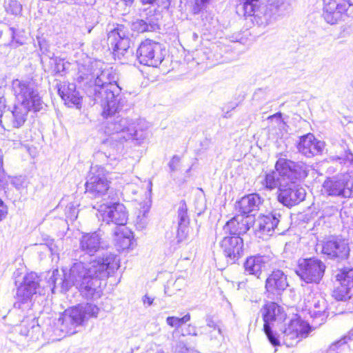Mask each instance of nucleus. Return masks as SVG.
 <instances>
[{"label": "nucleus", "mask_w": 353, "mask_h": 353, "mask_svg": "<svg viewBox=\"0 0 353 353\" xmlns=\"http://www.w3.org/2000/svg\"><path fill=\"white\" fill-rule=\"evenodd\" d=\"M82 258L80 255V260L73 263L64 279L57 277V270L52 272L48 279L52 292L58 284H61L64 291L75 286L87 299L97 300L101 296V279L107 278L119 268V260L115 254L108 252L103 254L102 257L90 260L89 263H85Z\"/></svg>", "instance_id": "1"}, {"label": "nucleus", "mask_w": 353, "mask_h": 353, "mask_svg": "<svg viewBox=\"0 0 353 353\" xmlns=\"http://www.w3.org/2000/svg\"><path fill=\"white\" fill-rule=\"evenodd\" d=\"M94 66L96 68L89 73L84 72V67L79 69L77 82L83 85L90 97L101 105L104 115L110 116L126 110L127 100L121 94V88L117 83L116 71L112 68L101 69L98 62Z\"/></svg>", "instance_id": "2"}, {"label": "nucleus", "mask_w": 353, "mask_h": 353, "mask_svg": "<svg viewBox=\"0 0 353 353\" xmlns=\"http://www.w3.org/2000/svg\"><path fill=\"white\" fill-rule=\"evenodd\" d=\"M274 170L266 172L261 181V185L267 190H274L284 187L286 182L294 179H305L308 174V166L303 162L279 158L274 165Z\"/></svg>", "instance_id": "3"}, {"label": "nucleus", "mask_w": 353, "mask_h": 353, "mask_svg": "<svg viewBox=\"0 0 353 353\" xmlns=\"http://www.w3.org/2000/svg\"><path fill=\"white\" fill-rule=\"evenodd\" d=\"M245 14L253 16L254 21L265 27L274 22L277 16L286 10L288 0H241Z\"/></svg>", "instance_id": "4"}, {"label": "nucleus", "mask_w": 353, "mask_h": 353, "mask_svg": "<svg viewBox=\"0 0 353 353\" xmlns=\"http://www.w3.org/2000/svg\"><path fill=\"white\" fill-rule=\"evenodd\" d=\"M99 307L91 303L79 305L65 310L56 323L60 332L65 335L75 334L77 327L90 317H97Z\"/></svg>", "instance_id": "5"}, {"label": "nucleus", "mask_w": 353, "mask_h": 353, "mask_svg": "<svg viewBox=\"0 0 353 353\" xmlns=\"http://www.w3.org/2000/svg\"><path fill=\"white\" fill-rule=\"evenodd\" d=\"M44 105L35 85L30 94L25 96L24 99H21V101L14 105L12 111L13 127L17 128L21 127L26 122L29 112H39L43 109Z\"/></svg>", "instance_id": "6"}, {"label": "nucleus", "mask_w": 353, "mask_h": 353, "mask_svg": "<svg viewBox=\"0 0 353 353\" xmlns=\"http://www.w3.org/2000/svg\"><path fill=\"white\" fill-rule=\"evenodd\" d=\"M263 321V332L269 342L273 346L281 345L280 340L276 333L272 331L275 322H281L285 318L283 307L274 302L266 303L260 310Z\"/></svg>", "instance_id": "7"}, {"label": "nucleus", "mask_w": 353, "mask_h": 353, "mask_svg": "<svg viewBox=\"0 0 353 353\" xmlns=\"http://www.w3.org/2000/svg\"><path fill=\"white\" fill-rule=\"evenodd\" d=\"M323 17L330 25L353 18V3L351 0H324Z\"/></svg>", "instance_id": "8"}, {"label": "nucleus", "mask_w": 353, "mask_h": 353, "mask_svg": "<svg viewBox=\"0 0 353 353\" xmlns=\"http://www.w3.org/2000/svg\"><path fill=\"white\" fill-rule=\"evenodd\" d=\"M17 285L14 307L23 309V305L29 304L32 301V296L39 292V279L36 273L30 272L23 277V281H16Z\"/></svg>", "instance_id": "9"}, {"label": "nucleus", "mask_w": 353, "mask_h": 353, "mask_svg": "<svg viewBox=\"0 0 353 353\" xmlns=\"http://www.w3.org/2000/svg\"><path fill=\"white\" fill-rule=\"evenodd\" d=\"M325 268L323 261L312 257L300 259L296 272L306 283H319L324 275Z\"/></svg>", "instance_id": "10"}, {"label": "nucleus", "mask_w": 353, "mask_h": 353, "mask_svg": "<svg viewBox=\"0 0 353 353\" xmlns=\"http://www.w3.org/2000/svg\"><path fill=\"white\" fill-rule=\"evenodd\" d=\"M282 215L278 210H273L266 215L259 216L254 221L252 225L254 227L255 234L257 237L263 239H267L272 236L275 230L279 234L282 233L283 229L279 228V222L281 221Z\"/></svg>", "instance_id": "11"}, {"label": "nucleus", "mask_w": 353, "mask_h": 353, "mask_svg": "<svg viewBox=\"0 0 353 353\" xmlns=\"http://www.w3.org/2000/svg\"><path fill=\"white\" fill-rule=\"evenodd\" d=\"M108 173L101 166H92L85 183L86 192L92 196L100 197L110 188Z\"/></svg>", "instance_id": "12"}, {"label": "nucleus", "mask_w": 353, "mask_h": 353, "mask_svg": "<svg viewBox=\"0 0 353 353\" xmlns=\"http://www.w3.org/2000/svg\"><path fill=\"white\" fill-rule=\"evenodd\" d=\"M311 331L312 327L306 321L292 319L281 331L283 343L288 347H293L307 338Z\"/></svg>", "instance_id": "13"}, {"label": "nucleus", "mask_w": 353, "mask_h": 353, "mask_svg": "<svg viewBox=\"0 0 353 353\" xmlns=\"http://www.w3.org/2000/svg\"><path fill=\"white\" fill-rule=\"evenodd\" d=\"M97 216L99 221L124 226L127 221V212L125 206L119 202H110L99 205Z\"/></svg>", "instance_id": "14"}, {"label": "nucleus", "mask_w": 353, "mask_h": 353, "mask_svg": "<svg viewBox=\"0 0 353 353\" xmlns=\"http://www.w3.org/2000/svg\"><path fill=\"white\" fill-rule=\"evenodd\" d=\"M161 50V44L146 39L139 45L137 50V57L141 64L157 67L163 60Z\"/></svg>", "instance_id": "15"}, {"label": "nucleus", "mask_w": 353, "mask_h": 353, "mask_svg": "<svg viewBox=\"0 0 353 353\" xmlns=\"http://www.w3.org/2000/svg\"><path fill=\"white\" fill-rule=\"evenodd\" d=\"M108 43L113 50L114 55L123 57L130 45V32L124 25L118 24L108 34Z\"/></svg>", "instance_id": "16"}, {"label": "nucleus", "mask_w": 353, "mask_h": 353, "mask_svg": "<svg viewBox=\"0 0 353 353\" xmlns=\"http://www.w3.org/2000/svg\"><path fill=\"white\" fill-rule=\"evenodd\" d=\"M303 179H294L292 181L286 182L284 187L280 188L278 192V201L283 205L288 208L299 204L304 200L305 196V190L297 181Z\"/></svg>", "instance_id": "17"}, {"label": "nucleus", "mask_w": 353, "mask_h": 353, "mask_svg": "<svg viewBox=\"0 0 353 353\" xmlns=\"http://www.w3.org/2000/svg\"><path fill=\"white\" fill-rule=\"evenodd\" d=\"M324 191L330 196L350 198L352 194L353 182L348 176L333 177L323 183Z\"/></svg>", "instance_id": "18"}, {"label": "nucleus", "mask_w": 353, "mask_h": 353, "mask_svg": "<svg viewBox=\"0 0 353 353\" xmlns=\"http://www.w3.org/2000/svg\"><path fill=\"white\" fill-rule=\"evenodd\" d=\"M220 246L228 261L234 263L244 254L243 240L241 236H225L220 242Z\"/></svg>", "instance_id": "19"}, {"label": "nucleus", "mask_w": 353, "mask_h": 353, "mask_svg": "<svg viewBox=\"0 0 353 353\" xmlns=\"http://www.w3.org/2000/svg\"><path fill=\"white\" fill-rule=\"evenodd\" d=\"M350 249L345 240L334 238L325 241L322 248V252L330 259H346Z\"/></svg>", "instance_id": "20"}, {"label": "nucleus", "mask_w": 353, "mask_h": 353, "mask_svg": "<svg viewBox=\"0 0 353 353\" xmlns=\"http://www.w3.org/2000/svg\"><path fill=\"white\" fill-rule=\"evenodd\" d=\"M253 218L250 216L237 215L228 221L223 226L225 234L240 236L245 234L252 225Z\"/></svg>", "instance_id": "21"}, {"label": "nucleus", "mask_w": 353, "mask_h": 353, "mask_svg": "<svg viewBox=\"0 0 353 353\" xmlns=\"http://www.w3.org/2000/svg\"><path fill=\"white\" fill-rule=\"evenodd\" d=\"M324 145L323 142L316 140L312 134L309 133L300 138L297 148L304 156L312 157L321 154Z\"/></svg>", "instance_id": "22"}, {"label": "nucleus", "mask_w": 353, "mask_h": 353, "mask_svg": "<svg viewBox=\"0 0 353 353\" xmlns=\"http://www.w3.org/2000/svg\"><path fill=\"white\" fill-rule=\"evenodd\" d=\"M105 247L101 238L97 232L87 233L83 234L79 241V248L81 252L90 256Z\"/></svg>", "instance_id": "23"}, {"label": "nucleus", "mask_w": 353, "mask_h": 353, "mask_svg": "<svg viewBox=\"0 0 353 353\" xmlns=\"http://www.w3.org/2000/svg\"><path fill=\"white\" fill-rule=\"evenodd\" d=\"M130 124L128 119L117 116L108 121L105 132L110 135H116L112 139L121 141L123 140L122 137L127 135L128 128L130 127Z\"/></svg>", "instance_id": "24"}, {"label": "nucleus", "mask_w": 353, "mask_h": 353, "mask_svg": "<svg viewBox=\"0 0 353 353\" xmlns=\"http://www.w3.org/2000/svg\"><path fill=\"white\" fill-rule=\"evenodd\" d=\"M288 286L287 276L280 270H274L267 278L265 288L268 292L272 294H280Z\"/></svg>", "instance_id": "25"}, {"label": "nucleus", "mask_w": 353, "mask_h": 353, "mask_svg": "<svg viewBox=\"0 0 353 353\" xmlns=\"http://www.w3.org/2000/svg\"><path fill=\"white\" fill-rule=\"evenodd\" d=\"M58 93L65 103L68 105H76L77 108L81 105V97L76 90V85L68 82H63L58 85Z\"/></svg>", "instance_id": "26"}, {"label": "nucleus", "mask_w": 353, "mask_h": 353, "mask_svg": "<svg viewBox=\"0 0 353 353\" xmlns=\"http://www.w3.org/2000/svg\"><path fill=\"white\" fill-rule=\"evenodd\" d=\"M263 199L258 194H250L243 196L238 203L239 211L244 214H252L259 210Z\"/></svg>", "instance_id": "27"}, {"label": "nucleus", "mask_w": 353, "mask_h": 353, "mask_svg": "<svg viewBox=\"0 0 353 353\" xmlns=\"http://www.w3.org/2000/svg\"><path fill=\"white\" fill-rule=\"evenodd\" d=\"M148 123L143 119H139L137 123L130 124L128 128L127 135H123L122 138L126 141L132 139L137 141H142L148 137Z\"/></svg>", "instance_id": "28"}, {"label": "nucleus", "mask_w": 353, "mask_h": 353, "mask_svg": "<svg viewBox=\"0 0 353 353\" xmlns=\"http://www.w3.org/2000/svg\"><path fill=\"white\" fill-rule=\"evenodd\" d=\"M36 84L30 79H14L12 82V92L15 97L17 103L25 99V96L30 94Z\"/></svg>", "instance_id": "29"}, {"label": "nucleus", "mask_w": 353, "mask_h": 353, "mask_svg": "<svg viewBox=\"0 0 353 353\" xmlns=\"http://www.w3.org/2000/svg\"><path fill=\"white\" fill-rule=\"evenodd\" d=\"M306 306L309 308L310 314L313 318L322 317L323 319L326 316L327 302L320 294H315L312 299H307Z\"/></svg>", "instance_id": "30"}, {"label": "nucleus", "mask_w": 353, "mask_h": 353, "mask_svg": "<svg viewBox=\"0 0 353 353\" xmlns=\"http://www.w3.org/2000/svg\"><path fill=\"white\" fill-rule=\"evenodd\" d=\"M266 264V257L263 256H254L247 259L244 263L245 272L259 277Z\"/></svg>", "instance_id": "31"}, {"label": "nucleus", "mask_w": 353, "mask_h": 353, "mask_svg": "<svg viewBox=\"0 0 353 353\" xmlns=\"http://www.w3.org/2000/svg\"><path fill=\"white\" fill-rule=\"evenodd\" d=\"M173 345L175 352L179 353H195L193 350L188 348L186 345L184 332L181 330H173L172 334Z\"/></svg>", "instance_id": "32"}, {"label": "nucleus", "mask_w": 353, "mask_h": 353, "mask_svg": "<svg viewBox=\"0 0 353 353\" xmlns=\"http://www.w3.org/2000/svg\"><path fill=\"white\" fill-rule=\"evenodd\" d=\"M116 243L120 248H128L131 244V232L126 228H117L114 232Z\"/></svg>", "instance_id": "33"}, {"label": "nucleus", "mask_w": 353, "mask_h": 353, "mask_svg": "<svg viewBox=\"0 0 353 353\" xmlns=\"http://www.w3.org/2000/svg\"><path fill=\"white\" fill-rule=\"evenodd\" d=\"M335 277L340 285H345L353 290V268L341 269L337 271Z\"/></svg>", "instance_id": "34"}, {"label": "nucleus", "mask_w": 353, "mask_h": 353, "mask_svg": "<svg viewBox=\"0 0 353 353\" xmlns=\"http://www.w3.org/2000/svg\"><path fill=\"white\" fill-rule=\"evenodd\" d=\"M132 30L138 32H152L158 29V25L154 22H147L137 19L132 23Z\"/></svg>", "instance_id": "35"}, {"label": "nucleus", "mask_w": 353, "mask_h": 353, "mask_svg": "<svg viewBox=\"0 0 353 353\" xmlns=\"http://www.w3.org/2000/svg\"><path fill=\"white\" fill-rule=\"evenodd\" d=\"M353 290L348 289V287L340 285L336 287L333 291L332 296L337 301H345L352 298Z\"/></svg>", "instance_id": "36"}, {"label": "nucleus", "mask_w": 353, "mask_h": 353, "mask_svg": "<svg viewBox=\"0 0 353 353\" xmlns=\"http://www.w3.org/2000/svg\"><path fill=\"white\" fill-rule=\"evenodd\" d=\"M178 225L190 224V218L188 214V208L185 201L182 200L179 203L177 210Z\"/></svg>", "instance_id": "37"}, {"label": "nucleus", "mask_w": 353, "mask_h": 353, "mask_svg": "<svg viewBox=\"0 0 353 353\" xmlns=\"http://www.w3.org/2000/svg\"><path fill=\"white\" fill-rule=\"evenodd\" d=\"M190 320V314H185L182 318L176 317V316H168L166 319V323L168 325L172 327H174V330H181V327L188 322Z\"/></svg>", "instance_id": "38"}, {"label": "nucleus", "mask_w": 353, "mask_h": 353, "mask_svg": "<svg viewBox=\"0 0 353 353\" xmlns=\"http://www.w3.org/2000/svg\"><path fill=\"white\" fill-rule=\"evenodd\" d=\"M6 11L13 15H18L21 12L22 6L17 0H4Z\"/></svg>", "instance_id": "39"}, {"label": "nucleus", "mask_w": 353, "mask_h": 353, "mask_svg": "<svg viewBox=\"0 0 353 353\" xmlns=\"http://www.w3.org/2000/svg\"><path fill=\"white\" fill-rule=\"evenodd\" d=\"M209 338L212 345L219 347L224 341V336L222 334L221 328H215L209 332Z\"/></svg>", "instance_id": "40"}, {"label": "nucleus", "mask_w": 353, "mask_h": 353, "mask_svg": "<svg viewBox=\"0 0 353 353\" xmlns=\"http://www.w3.org/2000/svg\"><path fill=\"white\" fill-rule=\"evenodd\" d=\"M189 233V224L178 225L176 239L178 243L185 241Z\"/></svg>", "instance_id": "41"}, {"label": "nucleus", "mask_w": 353, "mask_h": 353, "mask_svg": "<svg viewBox=\"0 0 353 353\" xmlns=\"http://www.w3.org/2000/svg\"><path fill=\"white\" fill-rule=\"evenodd\" d=\"M212 0H193L194 6H193V12L194 14H198L201 10L205 9L207 7V5Z\"/></svg>", "instance_id": "42"}, {"label": "nucleus", "mask_w": 353, "mask_h": 353, "mask_svg": "<svg viewBox=\"0 0 353 353\" xmlns=\"http://www.w3.org/2000/svg\"><path fill=\"white\" fill-rule=\"evenodd\" d=\"M180 161H181V158L177 155H174L172 158V159L170 161V162L168 163V166H169V168H170L171 172H174L178 170V167H179Z\"/></svg>", "instance_id": "43"}, {"label": "nucleus", "mask_w": 353, "mask_h": 353, "mask_svg": "<svg viewBox=\"0 0 353 353\" xmlns=\"http://www.w3.org/2000/svg\"><path fill=\"white\" fill-rule=\"evenodd\" d=\"M8 181L6 179V174L3 168V158L0 155V189L4 188Z\"/></svg>", "instance_id": "44"}, {"label": "nucleus", "mask_w": 353, "mask_h": 353, "mask_svg": "<svg viewBox=\"0 0 353 353\" xmlns=\"http://www.w3.org/2000/svg\"><path fill=\"white\" fill-rule=\"evenodd\" d=\"M181 332H184L185 336L187 335L197 336L196 327L191 324L188 325L185 330L181 329Z\"/></svg>", "instance_id": "45"}, {"label": "nucleus", "mask_w": 353, "mask_h": 353, "mask_svg": "<svg viewBox=\"0 0 353 353\" xmlns=\"http://www.w3.org/2000/svg\"><path fill=\"white\" fill-rule=\"evenodd\" d=\"M348 339H349V338H347L346 336L342 338L341 339L333 343L330 345V349L333 351L336 350L337 348H339L341 345L346 344L347 343Z\"/></svg>", "instance_id": "46"}, {"label": "nucleus", "mask_w": 353, "mask_h": 353, "mask_svg": "<svg viewBox=\"0 0 353 353\" xmlns=\"http://www.w3.org/2000/svg\"><path fill=\"white\" fill-rule=\"evenodd\" d=\"M7 214V207L0 199V221L6 217Z\"/></svg>", "instance_id": "47"}, {"label": "nucleus", "mask_w": 353, "mask_h": 353, "mask_svg": "<svg viewBox=\"0 0 353 353\" xmlns=\"http://www.w3.org/2000/svg\"><path fill=\"white\" fill-rule=\"evenodd\" d=\"M55 68L54 70L56 72L61 71L64 69V64L61 60H59V62L57 61V58H55L54 59Z\"/></svg>", "instance_id": "48"}, {"label": "nucleus", "mask_w": 353, "mask_h": 353, "mask_svg": "<svg viewBox=\"0 0 353 353\" xmlns=\"http://www.w3.org/2000/svg\"><path fill=\"white\" fill-rule=\"evenodd\" d=\"M207 326L210 328H212V330L215 328H221V327L212 319H207Z\"/></svg>", "instance_id": "49"}, {"label": "nucleus", "mask_w": 353, "mask_h": 353, "mask_svg": "<svg viewBox=\"0 0 353 353\" xmlns=\"http://www.w3.org/2000/svg\"><path fill=\"white\" fill-rule=\"evenodd\" d=\"M142 299L144 305H146L148 306L151 305L153 303L154 301V299L148 296V294H145Z\"/></svg>", "instance_id": "50"}, {"label": "nucleus", "mask_w": 353, "mask_h": 353, "mask_svg": "<svg viewBox=\"0 0 353 353\" xmlns=\"http://www.w3.org/2000/svg\"><path fill=\"white\" fill-rule=\"evenodd\" d=\"M137 228H139L140 229H142V228H145V226L146 225V221L144 219V217L141 219L140 223H137Z\"/></svg>", "instance_id": "51"}, {"label": "nucleus", "mask_w": 353, "mask_h": 353, "mask_svg": "<svg viewBox=\"0 0 353 353\" xmlns=\"http://www.w3.org/2000/svg\"><path fill=\"white\" fill-rule=\"evenodd\" d=\"M133 2L134 0H120V3L124 4L126 7H130ZM117 4L119 5V2H118Z\"/></svg>", "instance_id": "52"}, {"label": "nucleus", "mask_w": 353, "mask_h": 353, "mask_svg": "<svg viewBox=\"0 0 353 353\" xmlns=\"http://www.w3.org/2000/svg\"><path fill=\"white\" fill-rule=\"evenodd\" d=\"M347 159L352 163H353V154L350 152L347 154Z\"/></svg>", "instance_id": "53"}, {"label": "nucleus", "mask_w": 353, "mask_h": 353, "mask_svg": "<svg viewBox=\"0 0 353 353\" xmlns=\"http://www.w3.org/2000/svg\"><path fill=\"white\" fill-rule=\"evenodd\" d=\"M68 216H69V215ZM70 219L77 218V212L75 211V209H74L72 210V212H70Z\"/></svg>", "instance_id": "54"}, {"label": "nucleus", "mask_w": 353, "mask_h": 353, "mask_svg": "<svg viewBox=\"0 0 353 353\" xmlns=\"http://www.w3.org/2000/svg\"><path fill=\"white\" fill-rule=\"evenodd\" d=\"M17 181H18V179H12V184H13L17 189L19 188L20 187V184H19L18 183H17Z\"/></svg>", "instance_id": "55"}, {"label": "nucleus", "mask_w": 353, "mask_h": 353, "mask_svg": "<svg viewBox=\"0 0 353 353\" xmlns=\"http://www.w3.org/2000/svg\"><path fill=\"white\" fill-rule=\"evenodd\" d=\"M10 30L11 32L12 39L13 40L14 39V34H15L14 29L13 28H10Z\"/></svg>", "instance_id": "56"}, {"label": "nucleus", "mask_w": 353, "mask_h": 353, "mask_svg": "<svg viewBox=\"0 0 353 353\" xmlns=\"http://www.w3.org/2000/svg\"><path fill=\"white\" fill-rule=\"evenodd\" d=\"M245 283L244 281L239 282L238 283V289H240V288H241L243 287H245Z\"/></svg>", "instance_id": "57"}, {"label": "nucleus", "mask_w": 353, "mask_h": 353, "mask_svg": "<svg viewBox=\"0 0 353 353\" xmlns=\"http://www.w3.org/2000/svg\"><path fill=\"white\" fill-rule=\"evenodd\" d=\"M142 3L143 4H146V3H154V2L152 0H142Z\"/></svg>", "instance_id": "58"}, {"label": "nucleus", "mask_w": 353, "mask_h": 353, "mask_svg": "<svg viewBox=\"0 0 353 353\" xmlns=\"http://www.w3.org/2000/svg\"><path fill=\"white\" fill-rule=\"evenodd\" d=\"M122 353H133V352H132V349H128V350H123L122 352Z\"/></svg>", "instance_id": "59"}, {"label": "nucleus", "mask_w": 353, "mask_h": 353, "mask_svg": "<svg viewBox=\"0 0 353 353\" xmlns=\"http://www.w3.org/2000/svg\"><path fill=\"white\" fill-rule=\"evenodd\" d=\"M198 38V35L196 33H193V39L196 40Z\"/></svg>", "instance_id": "60"}, {"label": "nucleus", "mask_w": 353, "mask_h": 353, "mask_svg": "<svg viewBox=\"0 0 353 353\" xmlns=\"http://www.w3.org/2000/svg\"><path fill=\"white\" fill-rule=\"evenodd\" d=\"M152 185V182H151V181H150V182H149V183H148L149 190H150V191H151Z\"/></svg>", "instance_id": "61"}, {"label": "nucleus", "mask_w": 353, "mask_h": 353, "mask_svg": "<svg viewBox=\"0 0 353 353\" xmlns=\"http://www.w3.org/2000/svg\"><path fill=\"white\" fill-rule=\"evenodd\" d=\"M156 353H165V352L162 350H158Z\"/></svg>", "instance_id": "62"}, {"label": "nucleus", "mask_w": 353, "mask_h": 353, "mask_svg": "<svg viewBox=\"0 0 353 353\" xmlns=\"http://www.w3.org/2000/svg\"><path fill=\"white\" fill-rule=\"evenodd\" d=\"M34 328H35V327L33 325V326L32 327V330H34ZM36 329L39 330V327L37 325V326L36 327Z\"/></svg>", "instance_id": "63"}, {"label": "nucleus", "mask_w": 353, "mask_h": 353, "mask_svg": "<svg viewBox=\"0 0 353 353\" xmlns=\"http://www.w3.org/2000/svg\"><path fill=\"white\" fill-rule=\"evenodd\" d=\"M27 335H28V336H29V335H30V330H29V331H28Z\"/></svg>", "instance_id": "64"}]
</instances>
